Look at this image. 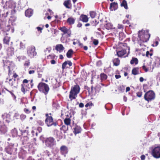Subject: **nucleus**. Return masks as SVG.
<instances>
[{
  "label": "nucleus",
  "mask_w": 160,
  "mask_h": 160,
  "mask_svg": "<svg viewBox=\"0 0 160 160\" xmlns=\"http://www.w3.org/2000/svg\"><path fill=\"white\" fill-rule=\"evenodd\" d=\"M121 76L119 75H115V77L116 79H118L121 78Z\"/></svg>",
  "instance_id": "58"
},
{
  "label": "nucleus",
  "mask_w": 160,
  "mask_h": 160,
  "mask_svg": "<svg viewBox=\"0 0 160 160\" xmlns=\"http://www.w3.org/2000/svg\"><path fill=\"white\" fill-rule=\"evenodd\" d=\"M121 5L122 6H123L125 9H128V7L127 6V4L126 1L124 0L123 1L122 3L121 4Z\"/></svg>",
  "instance_id": "37"
},
{
  "label": "nucleus",
  "mask_w": 160,
  "mask_h": 160,
  "mask_svg": "<svg viewBox=\"0 0 160 160\" xmlns=\"http://www.w3.org/2000/svg\"><path fill=\"white\" fill-rule=\"evenodd\" d=\"M6 152L10 154H12V153L15 152L17 149L15 148L12 145H10L6 148Z\"/></svg>",
  "instance_id": "10"
},
{
  "label": "nucleus",
  "mask_w": 160,
  "mask_h": 160,
  "mask_svg": "<svg viewBox=\"0 0 160 160\" xmlns=\"http://www.w3.org/2000/svg\"><path fill=\"white\" fill-rule=\"evenodd\" d=\"M152 155L155 158H160V146L155 147L152 150Z\"/></svg>",
  "instance_id": "8"
},
{
  "label": "nucleus",
  "mask_w": 160,
  "mask_h": 160,
  "mask_svg": "<svg viewBox=\"0 0 160 160\" xmlns=\"http://www.w3.org/2000/svg\"><path fill=\"white\" fill-rule=\"evenodd\" d=\"M151 64V62H149V65L148 63V66L145 65L144 64L142 66V68L144 70L145 72H147L150 69H153L154 68V67L153 66H151L150 65Z\"/></svg>",
  "instance_id": "15"
},
{
  "label": "nucleus",
  "mask_w": 160,
  "mask_h": 160,
  "mask_svg": "<svg viewBox=\"0 0 160 160\" xmlns=\"http://www.w3.org/2000/svg\"><path fill=\"white\" fill-rule=\"evenodd\" d=\"M132 74L135 75L138 74L140 73L139 69L138 68H133L132 71Z\"/></svg>",
  "instance_id": "23"
},
{
  "label": "nucleus",
  "mask_w": 160,
  "mask_h": 160,
  "mask_svg": "<svg viewBox=\"0 0 160 160\" xmlns=\"http://www.w3.org/2000/svg\"><path fill=\"white\" fill-rule=\"evenodd\" d=\"M90 16L92 18H94L96 15V13L94 12H90Z\"/></svg>",
  "instance_id": "41"
},
{
  "label": "nucleus",
  "mask_w": 160,
  "mask_h": 160,
  "mask_svg": "<svg viewBox=\"0 0 160 160\" xmlns=\"http://www.w3.org/2000/svg\"><path fill=\"white\" fill-rule=\"evenodd\" d=\"M22 140L23 144H26L28 143L29 138L27 136H22Z\"/></svg>",
  "instance_id": "25"
},
{
  "label": "nucleus",
  "mask_w": 160,
  "mask_h": 160,
  "mask_svg": "<svg viewBox=\"0 0 160 160\" xmlns=\"http://www.w3.org/2000/svg\"><path fill=\"white\" fill-rule=\"evenodd\" d=\"M24 111L27 113H30V112L29 111V110L28 109L25 108L24 109Z\"/></svg>",
  "instance_id": "59"
},
{
  "label": "nucleus",
  "mask_w": 160,
  "mask_h": 160,
  "mask_svg": "<svg viewBox=\"0 0 160 160\" xmlns=\"http://www.w3.org/2000/svg\"><path fill=\"white\" fill-rule=\"evenodd\" d=\"M137 96L138 97H141L142 96V93L141 92H138L137 93Z\"/></svg>",
  "instance_id": "53"
},
{
  "label": "nucleus",
  "mask_w": 160,
  "mask_h": 160,
  "mask_svg": "<svg viewBox=\"0 0 160 160\" xmlns=\"http://www.w3.org/2000/svg\"><path fill=\"white\" fill-rule=\"evenodd\" d=\"M125 38V35L122 32H120L119 33V38L120 40H122Z\"/></svg>",
  "instance_id": "38"
},
{
  "label": "nucleus",
  "mask_w": 160,
  "mask_h": 160,
  "mask_svg": "<svg viewBox=\"0 0 160 160\" xmlns=\"http://www.w3.org/2000/svg\"><path fill=\"white\" fill-rule=\"evenodd\" d=\"M26 57L23 56H22L21 57H18L17 58V59H18V60L19 61H21L20 59H21L25 60V59H26Z\"/></svg>",
  "instance_id": "47"
},
{
  "label": "nucleus",
  "mask_w": 160,
  "mask_h": 160,
  "mask_svg": "<svg viewBox=\"0 0 160 160\" xmlns=\"http://www.w3.org/2000/svg\"><path fill=\"white\" fill-rule=\"evenodd\" d=\"M156 61L154 62L155 66L156 67H158L159 65V61H160V59L158 57L155 58Z\"/></svg>",
  "instance_id": "35"
},
{
  "label": "nucleus",
  "mask_w": 160,
  "mask_h": 160,
  "mask_svg": "<svg viewBox=\"0 0 160 160\" xmlns=\"http://www.w3.org/2000/svg\"><path fill=\"white\" fill-rule=\"evenodd\" d=\"M155 97V94L154 92L152 90H150L145 93L144 98L145 100L149 102L154 100Z\"/></svg>",
  "instance_id": "5"
},
{
  "label": "nucleus",
  "mask_w": 160,
  "mask_h": 160,
  "mask_svg": "<svg viewBox=\"0 0 160 160\" xmlns=\"http://www.w3.org/2000/svg\"><path fill=\"white\" fill-rule=\"evenodd\" d=\"M14 48H13L10 47L8 48L7 49V55L9 57L12 56L14 55Z\"/></svg>",
  "instance_id": "13"
},
{
  "label": "nucleus",
  "mask_w": 160,
  "mask_h": 160,
  "mask_svg": "<svg viewBox=\"0 0 160 160\" xmlns=\"http://www.w3.org/2000/svg\"><path fill=\"white\" fill-rule=\"evenodd\" d=\"M38 87L40 91L44 93L45 94L48 93L49 90L48 86L44 82L39 83Z\"/></svg>",
  "instance_id": "3"
},
{
  "label": "nucleus",
  "mask_w": 160,
  "mask_h": 160,
  "mask_svg": "<svg viewBox=\"0 0 160 160\" xmlns=\"http://www.w3.org/2000/svg\"><path fill=\"white\" fill-rule=\"evenodd\" d=\"M10 37L8 36L7 34L6 36L4 37L3 40L4 43L6 44H8L10 40Z\"/></svg>",
  "instance_id": "26"
},
{
  "label": "nucleus",
  "mask_w": 160,
  "mask_h": 160,
  "mask_svg": "<svg viewBox=\"0 0 160 160\" xmlns=\"http://www.w3.org/2000/svg\"><path fill=\"white\" fill-rule=\"evenodd\" d=\"M118 28L122 30L123 28V26L122 25L119 24L118 26Z\"/></svg>",
  "instance_id": "49"
},
{
  "label": "nucleus",
  "mask_w": 160,
  "mask_h": 160,
  "mask_svg": "<svg viewBox=\"0 0 160 160\" xmlns=\"http://www.w3.org/2000/svg\"><path fill=\"white\" fill-rule=\"evenodd\" d=\"M33 14V11L31 9H27L25 12V16L28 17H30Z\"/></svg>",
  "instance_id": "20"
},
{
  "label": "nucleus",
  "mask_w": 160,
  "mask_h": 160,
  "mask_svg": "<svg viewBox=\"0 0 160 160\" xmlns=\"http://www.w3.org/2000/svg\"><path fill=\"white\" fill-rule=\"evenodd\" d=\"M148 30L146 31L142 30L138 32V42L140 46H142L143 42H147L150 37V35L148 33Z\"/></svg>",
  "instance_id": "1"
},
{
  "label": "nucleus",
  "mask_w": 160,
  "mask_h": 160,
  "mask_svg": "<svg viewBox=\"0 0 160 160\" xmlns=\"http://www.w3.org/2000/svg\"><path fill=\"white\" fill-rule=\"evenodd\" d=\"M145 155H143L141 156V158L142 160H144L145 158Z\"/></svg>",
  "instance_id": "62"
},
{
  "label": "nucleus",
  "mask_w": 160,
  "mask_h": 160,
  "mask_svg": "<svg viewBox=\"0 0 160 160\" xmlns=\"http://www.w3.org/2000/svg\"><path fill=\"white\" fill-rule=\"evenodd\" d=\"M105 27L108 30L114 28L113 25L111 23H108L105 25Z\"/></svg>",
  "instance_id": "27"
},
{
  "label": "nucleus",
  "mask_w": 160,
  "mask_h": 160,
  "mask_svg": "<svg viewBox=\"0 0 160 160\" xmlns=\"http://www.w3.org/2000/svg\"><path fill=\"white\" fill-rule=\"evenodd\" d=\"M25 40H24L22 41L20 43L19 48L21 50H23L25 48Z\"/></svg>",
  "instance_id": "28"
},
{
  "label": "nucleus",
  "mask_w": 160,
  "mask_h": 160,
  "mask_svg": "<svg viewBox=\"0 0 160 160\" xmlns=\"http://www.w3.org/2000/svg\"><path fill=\"white\" fill-rule=\"evenodd\" d=\"M81 131V128L80 126H77L74 128V133L76 135L80 133Z\"/></svg>",
  "instance_id": "19"
},
{
  "label": "nucleus",
  "mask_w": 160,
  "mask_h": 160,
  "mask_svg": "<svg viewBox=\"0 0 160 160\" xmlns=\"http://www.w3.org/2000/svg\"><path fill=\"white\" fill-rule=\"evenodd\" d=\"M79 107L80 108H83L84 107V104L82 103H80L79 104Z\"/></svg>",
  "instance_id": "61"
},
{
  "label": "nucleus",
  "mask_w": 160,
  "mask_h": 160,
  "mask_svg": "<svg viewBox=\"0 0 160 160\" xmlns=\"http://www.w3.org/2000/svg\"><path fill=\"white\" fill-rule=\"evenodd\" d=\"M16 3L14 1L9 0L6 2V5L9 8L14 9L16 7Z\"/></svg>",
  "instance_id": "9"
},
{
  "label": "nucleus",
  "mask_w": 160,
  "mask_h": 160,
  "mask_svg": "<svg viewBox=\"0 0 160 160\" xmlns=\"http://www.w3.org/2000/svg\"><path fill=\"white\" fill-rule=\"evenodd\" d=\"M113 64L116 66H118L120 63V61L118 58L114 59L113 60Z\"/></svg>",
  "instance_id": "34"
},
{
  "label": "nucleus",
  "mask_w": 160,
  "mask_h": 160,
  "mask_svg": "<svg viewBox=\"0 0 160 160\" xmlns=\"http://www.w3.org/2000/svg\"><path fill=\"white\" fill-rule=\"evenodd\" d=\"M12 135L13 137H15L18 135V131L17 130L14 128L11 131Z\"/></svg>",
  "instance_id": "33"
},
{
  "label": "nucleus",
  "mask_w": 160,
  "mask_h": 160,
  "mask_svg": "<svg viewBox=\"0 0 160 160\" xmlns=\"http://www.w3.org/2000/svg\"><path fill=\"white\" fill-rule=\"evenodd\" d=\"M46 116L47 117L45 122L46 124L48 126L50 127L52 125L56 126L57 124L55 122H54L53 121V119L51 116H49L48 114H46Z\"/></svg>",
  "instance_id": "7"
},
{
  "label": "nucleus",
  "mask_w": 160,
  "mask_h": 160,
  "mask_svg": "<svg viewBox=\"0 0 160 160\" xmlns=\"http://www.w3.org/2000/svg\"><path fill=\"white\" fill-rule=\"evenodd\" d=\"M37 28L38 31H41L42 30V28L39 27H37Z\"/></svg>",
  "instance_id": "63"
},
{
  "label": "nucleus",
  "mask_w": 160,
  "mask_h": 160,
  "mask_svg": "<svg viewBox=\"0 0 160 160\" xmlns=\"http://www.w3.org/2000/svg\"><path fill=\"white\" fill-rule=\"evenodd\" d=\"M30 64V62L29 60H28L25 61V62L24 64V65L25 66H28Z\"/></svg>",
  "instance_id": "45"
},
{
  "label": "nucleus",
  "mask_w": 160,
  "mask_h": 160,
  "mask_svg": "<svg viewBox=\"0 0 160 160\" xmlns=\"http://www.w3.org/2000/svg\"><path fill=\"white\" fill-rule=\"evenodd\" d=\"M80 88L78 85L72 87L70 92L69 98L71 101L75 99L77 97V94L79 92Z\"/></svg>",
  "instance_id": "2"
},
{
  "label": "nucleus",
  "mask_w": 160,
  "mask_h": 160,
  "mask_svg": "<svg viewBox=\"0 0 160 160\" xmlns=\"http://www.w3.org/2000/svg\"><path fill=\"white\" fill-rule=\"evenodd\" d=\"M51 50V48L50 47H48L44 50V52H46L48 51V52H49Z\"/></svg>",
  "instance_id": "51"
},
{
  "label": "nucleus",
  "mask_w": 160,
  "mask_h": 160,
  "mask_svg": "<svg viewBox=\"0 0 160 160\" xmlns=\"http://www.w3.org/2000/svg\"><path fill=\"white\" fill-rule=\"evenodd\" d=\"M28 82V81L27 79H24L23 80V83H27Z\"/></svg>",
  "instance_id": "64"
},
{
  "label": "nucleus",
  "mask_w": 160,
  "mask_h": 160,
  "mask_svg": "<svg viewBox=\"0 0 160 160\" xmlns=\"http://www.w3.org/2000/svg\"><path fill=\"white\" fill-rule=\"evenodd\" d=\"M63 5L66 8L68 9H71L72 5L71 1L70 0L65 1L63 3Z\"/></svg>",
  "instance_id": "16"
},
{
  "label": "nucleus",
  "mask_w": 160,
  "mask_h": 160,
  "mask_svg": "<svg viewBox=\"0 0 160 160\" xmlns=\"http://www.w3.org/2000/svg\"><path fill=\"white\" fill-rule=\"evenodd\" d=\"M66 61L67 62L69 66H71L72 65V63L71 61Z\"/></svg>",
  "instance_id": "54"
},
{
  "label": "nucleus",
  "mask_w": 160,
  "mask_h": 160,
  "mask_svg": "<svg viewBox=\"0 0 160 160\" xmlns=\"http://www.w3.org/2000/svg\"><path fill=\"white\" fill-rule=\"evenodd\" d=\"M56 158H55V160H61L60 156L57 155L55 156Z\"/></svg>",
  "instance_id": "52"
},
{
  "label": "nucleus",
  "mask_w": 160,
  "mask_h": 160,
  "mask_svg": "<svg viewBox=\"0 0 160 160\" xmlns=\"http://www.w3.org/2000/svg\"><path fill=\"white\" fill-rule=\"evenodd\" d=\"M55 49L57 51L61 52L64 49V48L61 44H57L56 46Z\"/></svg>",
  "instance_id": "17"
},
{
  "label": "nucleus",
  "mask_w": 160,
  "mask_h": 160,
  "mask_svg": "<svg viewBox=\"0 0 160 160\" xmlns=\"http://www.w3.org/2000/svg\"><path fill=\"white\" fill-rule=\"evenodd\" d=\"M60 150L61 154L64 155V157H65L66 154L68 153V152L67 147L63 145L61 146Z\"/></svg>",
  "instance_id": "11"
},
{
  "label": "nucleus",
  "mask_w": 160,
  "mask_h": 160,
  "mask_svg": "<svg viewBox=\"0 0 160 160\" xmlns=\"http://www.w3.org/2000/svg\"><path fill=\"white\" fill-rule=\"evenodd\" d=\"M138 63V60L137 58L133 57L130 61L131 64H135L137 65Z\"/></svg>",
  "instance_id": "30"
},
{
  "label": "nucleus",
  "mask_w": 160,
  "mask_h": 160,
  "mask_svg": "<svg viewBox=\"0 0 160 160\" xmlns=\"http://www.w3.org/2000/svg\"><path fill=\"white\" fill-rule=\"evenodd\" d=\"M99 23L98 21H97V20H95V21H93L92 22V24L93 26H96Z\"/></svg>",
  "instance_id": "44"
},
{
  "label": "nucleus",
  "mask_w": 160,
  "mask_h": 160,
  "mask_svg": "<svg viewBox=\"0 0 160 160\" xmlns=\"http://www.w3.org/2000/svg\"><path fill=\"white\" fill-rule=\"evenodd\" d=\"M75 19L72 18H68L67 19V22L69 23V24H73L74 23L75 21Z\"/></svg>",
  "instance_id": "31"
},
{
  "label": "nucleus",
  "mask_w": 160,
  "mask_h": 160,
  "mask_svg": "<svg viewBox=\"0 0 160 160\" xmlns=\"http://www.w3.org/2000/svg\"><path fill=\"white\" fill-rule=\"evenodd\" d=\"M73 53V51L72 49H70L67 52L66 55L68 58H71L72 56V55Z\"/></svg>",
  "instance_id": "32"
},
{
  "label": "nucleus",
  "mask_w": 160,
  "mask_h": 160,
  "mask_svg": "<svg viewBox=\"0 0 160 160\" xmlns=\"http://www.w3.org/2000/svg\"><path fill=\"white\" fill-rule=\"evenodd\" d=\"M9 83L12 86H13L14 87H16L17 86V83L15 79H10L9 80Z\"/></svg>",
  "instance_id": "24"
},
{
  "label": "nucleus",
  "mask_w": 160,
  "mask_h": 160,
  "mask_svg": "<svg viewBox=\"0 0 160 160\" xmlns=\"http://www.w3.org/2000/svg\"><path fill=\"white\" fill-rule=\"evenodd\" d=\"M67 64L68 63L66 61H65L63 63L62 65V68L63 70H64L66 68V66Z\"/></svg>",
  "instance_id": "42"
},
{
  "label": "nucleus",
  "mask_w": 160,
  "mask_h": 160,
  "mask_svg": "<svg viewBox=\"0 0 160 160\" xmlns=\"http://www.w3.org/2000/svg\"><path fill=\"white\" fill-rule=\"evenodd\" d=\"M102 64V62L101 61H99L97 62V66L100 65Z\"/></svg>",
  "instance_id": "57"
},
{
  "label": "nucleus",
  "mask_w": 160,
  "mask_h": 160,
  "mask_svg": "<svg viewBox=\"0 0 160 160\" xmlns=\"http://www.w3.org/2000/svg\"><path fill=\"white\" fill-rule=\"evenodd\" d=\"M82 26V24L81 23L79 22L77 25V27L78 28H80Z\"/></svg>",
  "instance_id": "60"
},
{
  "label": "nucleus",
  "mask_w": 160,
  "mask_h": 160,
  "mask_svg": "<svg viewBox=\"0 0 160 160\" xmlns=\"http://www.w3.org/2000/svg\"><path fill=\"white\" fill-rule=\"evenodd\" d=\"M117 8V3L114 2L111 3L110 5V8L112 10H115Z\"/></svg>",
  "instance_id": "29"
},
{
  "label": "nucleus",
  "mask_w": 160,
  "mask_h": 160,
  "mask_svg": "<svg viewBox=\"0 0 160 160\" xmlns=\"http://www.w3.org/2000/svg\"><path fill=\"white\" fill-rule=\"evenodd\" d=\"M68 129V127L67 126L63 125L62 127L61 128V130L63 131L64 133H66V131H67Z\"/></svg>",
  "instance_id": "36"
},
{
  "label": "nucleus",
  "mask_w": 160,
  "mask_h": 160,
  "mask_svg": "<svg viewBox=\"0 0 160 160\" xmlns=\"http://www.w3.org/2000/svg\"><path fill=\"white\" fill-rule=\"evenodd\" d=\"M7 131V128L6 126L3 125L0 128V133L1 134H4Z\"/></svg>",
  "instance_id": "18"
},
{
  "label": "nucleus",
  "mask_w": 160,
  "mask_h": 160,
  "mask_svg": "<svg viewBox=\"0 0 160 160\" xmlns=\"http://www.w3.org/2000/svg\"><path fill=\"white\" fill-rule=\"evenodd\" d=\"M93 43L95 45H97L98 43V40L97 39H94L93 41Z\"/></svg>",
  "instance_id": "50"
},
{
  "label": "nucleus",
  "mask_w": 160,
  "mask_h": 160,
  "mask_svg": "<svg viewBox=\"0 0 160 160\" xmlns=\"http://www.w3.org/2000/svg\"><path fill=\"white\" fill-rule=\"evenodd\" d=\"M100 77L102 80H105L107 78V76L104 73H101L100 75Z\"/></svg>",
  "instance_id": "39"
},
{
  "label": "nucleus",
  "mask_w": 160,
  "mask_h": 160,
  "mask_svg": "<svg viewBox=\"0 0 160 160\" xmlns=\"http://www.w3.org/2000/svg\"><path fill=\"white\" fill-rule=\"evenodd\" d=\"M80 19L82 21L85 22H87L88 20L87 16L84 15H82L80 17Z\"/></svg>",
  "instance_id": "21"
},
{
  "label": "nucleus",
  "mask_w": 160,
  "mask_h": 160,
  "mask_svg": "<svg viewBox=\"0 0 160 160\" xmlns=\"http://www.w3.org/2000/svg\"><path fill=\"white\" fill-rule=\"evenodd\" d=\"M59 29L63 32V34L67 33L68 37H70L71 33V32L69 29H68L65 27H61Z\"/></svg>",
  "instance_id": "12"
},
{
  "label": "nucleus",
  "mask_w": 160,
  "mask_h": 160,
  "mask_svg": "<svg viewBox=\"0 0 160 160\" xmlns=\"http://www.w3.org/2000/svg\"><path fill=\"white\" fill-rule=\"evenodd\" d=\"M74 7H76V10H79L80 9L81 7V4L80 3H77V7L75 5H74Z\"/></svg>",
  "instance_id": "40"
},
{
  "label": "nucleus",
  "mask_w": 160,
  "mask_h": 160,
  "mask_svg": "<svg viewBox=\"0 0 160 160\" xmlns=\"http://www.w3.org/2000/svg\"><path fill=\"white\" fill-rule=\"evenodd\" d=\"M93 105V104L92 103L90 102H89L88 103H87L85 105V107H91V106H92Z\"/></svg>",
  "instance_id": "43"
},
{
  "label": "nucleus",
  "mask_w": 160,
  "mask_h": 160,
  "mask_svg": "<svg viewBox=\"0 0 160 160\" xmlns=\"http://www.w3.org/2000/svg\"><path fill=\"white\" fill-rule=\"evenodd\" d=\"M67 114L66 113V116H67V118H66L64 120V123L66 125L68 126L71 123V119L70 118L71 117V115L70 113L69 114H68V112H67Z\"/></svg>",
  "instance_id": "14"
},
{
  "label": "nucleus",
  "mask_w": 160,
  "mask_h": 160,
  "mask_svg": "<svg viewBox=\"0 0 160 160\" xmlns=\"http://www.w3.org/2000/svg\"><path fill=\"white\" fill-rule=\"evenodd\" d=\"M35 48L33 46H30L27 48V53L28 56L31 58H32L37 55L35 51Z\"/></svg>",
  "instance_id": "6"
},
{
  "label": "nucleus",
  "mask_w": 160,
  "mask_h": 160,
  "mask_svg": "<svg viewBox=\"0 0 160 160\" xmlns=\"http://www.w3.org/2000/svg\"><path fill=\"white\" fill-rule=\"evenodd\" d=\"M9 92L12 95V98H13V99L15 100H16V96H15V95L14 94V93L11 91H9Z\"/></svg>",
  "instance_id": "48"
},
{
  "label": "nucleus",
  "mask_w": 160,
  "mask_h": 160,
  "mask_svg": "<svg viewBox=\"0 0 160 160\" xmlns=\"http://www.w3.org/2000/svg\"><path fill=\"white\" fill-rule=\"evenodd\" d=\"M24 84H22V85H21L22 88H21V91L24 93H25V88H24Z\"/></svg>",
  "instance_id": "46"
},
{
  "label": "nucleus",
  "mask_w": 160,
  "mask_h": 160,
  "mask_svg": "<svg viewBox=\"0 0 160 160\" xmlns=\"http://www.w3.org/2000/svg\"><path fill=\"white\" fill-rule=\"evenodd\" d=\"M51 63L52 64H54L56 63V61L54 60H52L51 61Z\"/></svg>",
  "instance_id": "55"
},
{
  "label": "nucleus",
  "mask_w": 160,
  "mask_h": 160,
  "mask_svg": "<svg viewBox=\"0 0 160 160\" xmlns=\"http://www.w3.org/2000/svg\"><path fill=\"white\" fill-rule=\"evenodd\" d=\"M35 72V71L33 70H30L29 71L28 73L30 74H31L34 73Z\"/></svg>",
  "instance_id": "56"
},
{
  "label": "nucleus",
  "mask_w": 160,
  "mask_h": 160,
  "mask_svg": "<svg viewBox=\"0 0 160 160\" xmlns=\"http://www.w3.org/2000/svg\"><path fill=\"white\" fill-rule=\"evenodd\" d=\"M45 143L47 147L50 148H52L56 144L55 139L52 137L46 138L45 140Z\"/></svg>",
  "instance_id": "4"
},
{
  "label": "nucleus",
  "mask_w": 160,
  "mask_h": 160,
  "mask_svg": "<svg viewBox=\"0 0 160 160\" xmlns=\"http://www.w3.org/2000/svg\"><path fill=\"white\" fill-rule=\"evenodd\" d=\"M126 53V51L125 49H122L121 50L117 52V54L119 57H122Z\"/></svg>",
  "instance_id": "22"
}]
</instances>
